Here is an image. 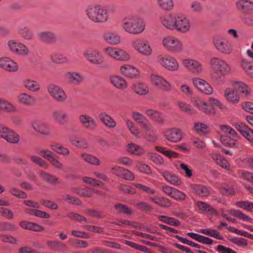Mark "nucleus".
Segmentation results:
<instances>
[{
    "instance_id": "nucleus-54",
    "label": "nucleus",
    "mask_w": 253,
    "mask_h": 253,
    "mask_svg": "<svg viewBox=\"0 0 253 253\" xmlns=\"http://www.w3.org/2000/svg\"><path fill=\"white\" fill-rule=\"evenodd\" d=\"M115 209L118 213L131 215L132 213V210L127 206L121 204H117L115 205Z\"/></svg>"
},
{
    "instance_id": "nucleus-63",
    "label": "nucleus",
    "mask_w": 253,
    "mask_h": 253,
    "mask_svg": "<svg viewBox=\"0 0 253 253\" xmlns=\"http://www.w3.org/2000/svg\"><path fill=\"white\" fill-rule=\"evenodd\" d=\"M17 226L8 222H3L0 223V230L2 231H14Z\"/></svg>"
},
{
    "instance_id": "nucleus-57",
    "label": "nucleus",
    "mask_w": 253,
    "mask_h": 253,
    "mask_svg": "<svg viewBox=\"0 0 253 253\" xmlns=\"http://www.w3.org/2000/svg\"><path fill=\"white\" fill-rule=\"evenodd\" d=\"M126 125L130 132L137 138L140 137V133L138 128L134 125V123L127 120L126 121Z\"/></svg>"
},
{
    "instance_id": "nucleus-33",
    "label": "nucleus",
    "mask_w": 253,
    "mask_h": 253,
    "mask_svg": "<svg viewBox=\"0 0 253 253\" xmlns=\"http://www.w3.org/2000/svg\"><path fill=\"white\" fill-rule=\"evenodd\" d=\"M149 200L161 207L168 208L171 206L170 200L165 197H150Z\"/></svg>"
},
{
    "instance_id": "nucleus-8",
    "label": "nucleus",
    "mask_w": 253,
    "mask_h": 253,
    "mask_svg": "<svg viewBox=\"0 0 253 253\" xmlns=\"http://www.w3.org/2000/svg\"><path fill=\"white\" fill-rule=\"evenodd\" d=\"M158 63L169 71L178 70L179 65L177 61L172 57L167 54H161L157 57Z\"/></svg>"
},
{
    "instance_id": "nucleus-55",
    "label": "nucleus",
    "mask_w": 253,
    "mask_h": 253,
    "mask_svg": "<svg viewBox=\"0 0 253 253\" xmlns=\"http://www.w3.org/2000/svg\"><path fill=\"white\" fill-rule=\"evenodd\" d=\"M21 37L27 40H32L34 37L33 32L27 27H22L19 30Z\"/></svg>"
},
{
    "instance_id": "nucleus-14",
    "label": "nucleus",
    "mask_w": 253,
    "mask_h": 253,
    "mask_svg": "<svg viewBox=\"0 0 253 253\" xmlns=\"http://www.w3.org/2000/svg\"><path fill=\"white\" fill-rule=\"evenodd\" d=\"M163 133L167 140L173 143L180 141L183 136L181 130L175 127L167 129L164 131Z\"/></svg>"
},
{
    "instance_id": "nucleus-58",
    "label": "nucleus",
    "mask_w": 253,
    "mask_h": 253,
    "mask_svg": "<svg viewBox=\"0 0 253 253\" xmlns=\"http://www.w3.org/2000/svg\"><path fill=\"white\" fill-rule=\"evenodd\" d=\"M231 214L235 217H238L243 221H251L252 219L248 215L241 212L240 210L235 209L230 210Z\"/></svg>"
},
{
    "instance_id": "nucleus-62",
    "label": "nucleus",
    "mask_w": 253,
    "mask_h": 253,
    "mask_svg": "<svg viewBox=\"0 0 253 253\" xmlns=\"http://www.w3.org/2000/svg\"><path fill=\"white\" fill-rule=\"evenodd\" d=\"M191 99L193 104L199 109H205V107L207 106V103L204 102L203 100L199 97L194 96L192 97Z\"/></svg>"
},
{
    "instance_id": "nucleus-43",
    "label": "nucleus",
    "mask_w": 253,
    "mask_h": 253,
    "mask_svg": "<svg viewBox=\"0 0 253 253\" xmlns=\"http://www.w3.org/2000/svg\"><path fill=\"white\" fill-rule=\"evenodd\" d=\"M19 102L25 105H31L35 102V98L27 93H22L18 97Z\"/></svg>"
},
{
    "instance_id": "nucleus-53",
    "label": "nucleus",
    "mask_w": 253,
    "mask_h": 253,
    "mask_svg": "<svg viewBox=\"0 0 253 253\" xmlns=\"http://www.w3.org/2000/svg\"><path fill=\"white\" fill-rule=\"evenodd\" d=\"M193 129L196 133L203 135L208 132V126L203 123H196L194 125Z\"/></svg>"
},
{
    "instance_id": "nucleus-42",
    "label": "nucleus",
    "mask_w": 253,
    "mask_h": 253,
    "mask_svg": "<svg viewBox=\"0 0 253 253\" xmlns=\"http://www.w3.org/2000/svg\"><path fill=\"white\" fill-rule=\"evenodd\" d=\"M192 189L198 195L205 197L209 195L210 190L206 186L200 184H193L191 186Z\"/></svg>"
},
{
    "instance_id": "nucleus-1",
    "label": "nucleus",
    "mask_w": 253,
    "mask_h": 253,
    "mask_svg": "<svg viewBox=\"0 0 253 253\" xmlns=\"http://www.w3.org/2000/svg\"><path fill=\"white\" fill-rule=\"evenodd\" d=\"M121 27L125 32L133 35L142 33L145 27L143 21L136 16H128L122 21Z\"/></svg>"
},
{
    "instance_id": "nucleus-44",
    "label": "nucleus",
    "mask_w": 253,
    "mask_h": 253,
    "mask_svg": "<svg viewBox=\"0 0 253 253\" xmlns=\"http://www.w3.org/2000/svg\"><path fill=\"white\" fill-rule=\"evenodd\" d=\"M16 108L8 100L0 97V111H14Z\"/></svg>"
},
{
    "instance_id": "nucleus-17",
    "label": "nucleus",
    "mask_w": 253,
    "mask_h": 253,
    "mask_svg": "<svg viewBox=\"0 0 253 253\" xmlns=\"http://www.w3.org/2000/svg\"><path fill=\"white\" fill-rule=\"evenodd\" d=\"M64 77L68 83L74 85H79L84 80L83 76L78 72H67L64 74Z\"/></svg>"
},
{
    "instance_id": "nucleus-6",
    "label": "nucleus",
    "mask_w": 253,
    "mask_h": 253,
    "mask_svg": "<svg viewBox=\"0 0 253 253\" xmlns=\"http://www.w3.org/2000/svg\"><path fill=\"white\" fill-rule=\"evenodd\" d=\"M131 45L135 50L145 56H150L153 52L149 42L142 39L138 38L133 40Z\"/></svg>"
},
{
    "instance_id": "nucleus-64",
    "label": "nucleus",
    "mask_w": 253,
    "mask_h": 253,
    "mask_svg": "<svg viewBox=\"0 0 253 253\" xmlns=\"http://www.w3.org/2000/svg\"><path fill=\"white\" fill-rule=\"evenodd\" d=\"M8 191L11 195L19 198L25 199L27 197V195L26 193L15 188H10Z\"/></svg>"
},
{
    "instance_id": "nucleus-20",
    "label": "nucleus",
    "mask_w": 253,
    "mask_h": 253,
    "mask_svg": "<svg viewBox=\"0 0 253 253\" xmlns=\"http://www.w3.org/2000/svg\"><path fill=\"white\" fill-rule=\"evenodd\" d=\"M176 14H169L162 16L161 21L162 25L167 29L174 30L175 27Z\"/></svg>"
},
{
    "instance_id": "nucleus-19",
    "label": "nucleus",
    "mask_w": 253,
    "mask_h": 253,
    "mask_svg": "<svg viewBox=\"0 0 253 253\" xmlns=\"http://www.w3.org/2000/svg\"><path fill=\"white\" fill-rule=\"evenodd\" d=\"M185 67L194 73H200L202 72L201 64L198 61L193 59H185L183 60Z\"/></svg>"
},
{
    "instance_id": "nucleus-26",
    "label": "nucleus",
    "mask_w": 253,
    "mask_h": 253,
    "mask_svg": "<svg viewBox=\"0 0 253 253\" xmlns=\"http://www.w3.org/2000/svg\"><path fill=\"white\" fill-rule=\"evenodd\" d=\"M46 244L50 250L55 252H62L66 248L64 243L57 240H47Z\"/></svg>"
},
{
    "instance_id": "nucleus-5",
    "label": "nucleus",
    "mask_w": 253,
    "mask_h": 253,
    "mask_svg": "<svg viewBox=\"0 0 253 253\" xmlns=\"http://www.w3.org/2000/svg\"><path fill=\"white\" fill-rule=\"evenodd\" d=\"M164 46L168 51L173 53H180L183 50V45L182 42L177 38L167 36L163 40Z\"/></svg>"
},
{
    "instance_id": "nucleus-32",
    "label": "nucleus",
    "mask_w": 253,
    "mask_h": 253,
    "mask_svg": "<svg viewBox=\"0 0 253 253\" xmlns=\"http://www.w3.org/2000/svg\"><path fill=\"white\" fill-rule=\"evenodd\" d=\"M24 87L32 92H37L41 89V85L39 82L32 79H26L23 81Z\"/></svg>"
},
{
    "instance_id": "nucleus-60",
    "label": "nucleus",
    "mask_w": 253,
    "mask_h": 253,
    "mask_svg": "<svg viewBox=\"0 0 253 253\" xmlns=\"http://www.w3.org/2000/svg\"><path fill=\"white\" fill-rule=\"evenodd\" d=\"M30 160L32 162L44 169H47L49 167L48 164L41 158L36 156H30Z\"/></svg>"
},
{
    "instance_id": "nucleus-4",
    "label": "nucleus",
    "mask_w": 253,
    "mask_h": 253,
    "mask_svg": "<svg viewBox=\"0 0 253 253\" xmlns=\"http://www.w3.org/2000/svg\"><path fill=\"white\" fill-rule=\"evenodd\" d=\"M83 56L89 63L93 65H101L104 62L102 53L93 47H89L85 49L83 52Z\"/></svg>"
},
{
    "instance_id": "nucleus-38",
    "label": "nucleus",
    "mask_w": 253,
    "mask_h": 253,
    "mask_svg": "<svg viewBox=\"0 0 253 253\" xmlns=\"http://www.w3.org/2000/svg\"><path fill=\"white\" fill-rule=\"evenodd\" d=\"M163 175L166 180L173 185L179 186L181 184L180 179L175 175L169 172H164L163 173Z\"/></svg>"
},
{
    "instance_id": "nucleus-36",
    "label": "nucleus",
    "mask_w": 253,
    "mask_h": 253,
    "mask_svg": "<svg viewBox=\"0 0 253 253\" xmlns=\"http://www.w3.org/2000/svg\"><path fill=\"white\" fill-rule=\"evenodd\" d=\"M187 235L192 239L204 244L211 245L213 243V240L209 237L195 233L189 232L187 233Z\"/></svg>"
},
{
    "instance_id": "nucleus-37",
    "label": "nucleus",
    "mask_w": 253,
    "mask_h": 253,
    "mask_svg": "<svg viewBox=\"0 0 253 253\" xmlns=\"http://www.w3.org/2000/svg\"><path fill=\"white\" fill-rule=\"evenodd\" d=\"M40 40L43 42L50 43L56 41L55 35L49 31H44L38 34Z\"/></svg>"
},
{
    "instance_id": "nucleus-47",
    "label": "nucleus",
    "mask_w": 253,
    "mask_h": 253,
    "mask_svg": "<svg viewBox=\"0 0 253 253\" xmlns=\"http://www.w3.org/2000/svg\"><path fill=\"white\" fill-rule=\"evenodd\" d=\"M127 150L128 152L135 155H141L144 152V149L135 144L131 143L127 145Z\"/></svg>"
},
{
    "instance_id": "nucleus-31",
    "label": "nucleus",
    "mask_w": 253,
    "mask_h": 253,
    "mask_svg": "<svg viewBox=\"0 0 253 253\" xmlns=\"http://www.w3.org/2000/svg\"><path fill=\"white\" fill-rule=\"evenodd\" d=\"M32 126L36 131L42 134L49 135L51 134L50 128L44 124L39 122H33Z\"/></svg>"
},
{
    "instance_id": "nucleus-50",
    "label": "nucleus",
    "mask_w": 253,
    "mask_h": 253,
    "mask_svg": "<svg viewBox=\"0 0 253 253\" xmlns=\"http://www.w3.org/2000/svg\"><path fill=\"white\" fill-rule=\"evenodd\" d=\"M99 117L101 121L107 127L113 128L115 126L116 122L110 116L104 114H101L100 115Z\"/></svg>"
},
{
    "instance_id": "nucleus-16",
    "label": "nucleus",
    "mask_w": 253,
    "mask_h": 253,
    "mask_svg": "<svg viewBox=\"0 0 253 253\" xmlns=\"http://www.w3.org/2000/svg\"><path fill=\"white\" fill-rule=\"evenodd\" d=\"M0 67L7 72H16L19 70L18 64L10 58L2 57L0 58Z\"/></svg>"
},
{
    "instance_id": "nucleus-3",
    "label": "nucleus",
    "mask_w": 253,
    "mask_h": 253,
    "mask_svg": "<svg viewBox=\"0 0 253 253\" xmlns=\"http://www.w3.org/2000/svg\"><path fill=\"white\" fill-rule=\"evenodd\" d=\"M210 65L211 70L216 74L226 76L231 73L230 65L226 61L220 57L211 58Z\"/></svg>"
},
{
    "instance_id": "nucleus-52",
    "label": "nucleus",
    "mask_w": 253,
    "mask_h": 253,
    "mask_svg": "<svg viewBox=\"0 0 253 253\" xmlns=\"http://www.w3.org/2000/svg\"><path fill=\"white\" fill-rule=\"evenodd\" d=\"M130 58L129 54L126 50L118 48L116 60L120 61H127Z\"/></svg>"
},
{
    "instance_id": "nucleus-34",
    "label": "nucleus",
    "mask_w": 253,
    "mask_h": 253,
    "mask_svg": "<svg viewBox=\"0 0 253 253\" xmlns=\"http://www.w3.org/2000/svg\"><path fill=\"white\" fill-rule=\"evenodd\" d=\"M81 157L86 163L90 165L98 166L101 164L100 160L92 154L83 153L81 154Z\"/></svg>"
},
{
    "instance_id": "nucleus-25",
    "label": "nucleus",
    "mask_w": 253,
    "mask_h": 253,
    "mask_svg": "<svg viewBox=\"0 0 253 253\" xmlns=\"http://www.w3.org/2000/svg\"><path fill=\"white\" fill-rule=\"evenodd\" d=\"M225 97L226 100L231 103L238 102L240 100L239 95L237 93L235 87H230L225 90Z\"/></svg>"
},
{
    "instance_id": "nucleus-24",
    "label": "nucleus",
    "mask_w": 253,
    "mask_h": 253,
    "mask_svg": "<svg viewBox=\"0 0 253 253\" xmlns=\"http://www.w3.org/2000/svg\"><path fill=\"white\" fill-rule=\"evenodd\" d=\"M199 212L201 213H209L214 214L216 213V210L206 202L198 201L196 204Z\"/></svg>"
},
{
    "instance_id": "nucleus-7",
    "label": "nucleus",
    "mask_w": 253,
    "mask_h": 253,
    "mask_svg": "<svg viewBox=\"0 0 253 253\" xmlns=\"http://www.w3.org/2000/svg\"><path fill=\"white\" fill-rule=\"evenodd\" d=\"M212 43L215 49L220 53L229 54L232 48L229 42L225 38L215 36L212 38Z\"/></svg>"
},
{
    "instance_id": "nucleus-13",
    "label": "nucleus",
    "mask_w": 253,
    "mask_h": 253,
    "mask_svg": "<svg viewBox=\"0 0 253 253\" xmlns=\"http://www.w3.org/2000/svg\"><path fill=\"white\" fill-rule=\"evenodd\" d=\"M150 80L152 83L161 90L168 91L171 89V84L161 76L152 74L150 77Z\"/></svg>"
},
{
    "instance_id": "nucleus-61",
    "label": "nucleus",
    "mask_w": 253,
    "mask_h": 253,
    "mask_svg": "<svg viewBox=\"0 0 253 253\" xmlns=\"http://www.w3.org/2000/svg\"><path fill=\"white\" fill-rule=\"evenodd\" d=\"M144 127L145 129V138L149 141H155L157 139V137L154 130L146 126H145Z\"/></svg>"
},
{
    "instance_id": "nucleus-48",
    "label": "nucleus",
    "mask_w": 253,
    "mask_h": 253,
    "mask_svg": "<svg viewBox=\"0 0 253 253\" xmlns=\"http://www.w3.org/2000/svg\"><path fill=\"white\" fill-rule=\"evenodd\" d=\"M238 9L253 11V3L248 0H241L236 3Z\"/></svg>"
},
{
    "instance_id": "nucleus-40",
    "label": "nucleus",
    "mask_w": 253,
    "mask_h": 253,
    "mask_svg": "<svg viewBox=\"0 0 253 253\" xmlns=\"http://www.w3.org/2000/svg\"><path fill=\"white\" fill-rule=\"evenodd\" d=\"M212 158L215 161L216 163L221 168L225 169H229L230 165L228 162L220 154L217 153L213 154L212 155Z\"/></svg>"
},
{
    "instance_id": "nucleus-51",
    "label": "nucleus",
    "mask_w": 253,
    "mask_h": 253,
    "mask_svg": "<svg viewBox=\"0 0 253 253\" xmlns=\"http://www.w3.org/2000/svg\"><path fill=\"white\" fill-rule=\"evenodd\" d=\"M157 2L159 7L164 10L170 11L173 7L172 0H157Z\"/></svg>"
},
{
    "instance_id": "nucleus-27",
    "label": "nucleus",
    "mask_w": 253,
    "mask_h": 253,
    "mask_svg": "<svg viewBox=\"0 0 253 253\" xmlns=\"http://www.w3.org/2000/svg\"><path fill=\"white\" fill-rule=\"evenodd\" d=\"M79 120L84 127L87 129L92 130L96 126V124L93 119L87 115H81Z\"/></svg>"
},
{
    "instance_id": "nucleus-46",
    "label": "nucleus",
    "mask_w": 253,
    "mask_h": 253,
    "mask_svg": "<svg viewBox=\"0 0 253 253\" xmlns=\"http://www.w3.org/2000/svg\"><path fill=\"white\" fill-rule=\"evenodd\" d=\"M50 147L52 150L55 151L60 155L67 156L70 154V151L68 148L65 147L58 143L51 144Z\"/></svg>"
},
{
    "instance_id": "nucleus-28",
    "label": "nucleus",
    "mask_w": 253,
    "mask_h": 253,
    "mask_svg": "<svg viewBox=\"0 0 253 253\" xmlns=\"http://www.w3.org/2000/svg\"><path fill=\"white\" fill-rule=\"evenodd\" d=\"M112 84L118 89H123L126 88L127 83L126 80L119 76H112L110 78Z\"/></svg>"
},
{
    "instance_id": "nucleus-15",
    "label": "nucleus",
    "mask_w": 253,
    "mask_h": 253,
    "mask_svg": "<svg viewBox=\"0 0 253 253\" xmlns=\"http://www.w3.org/2000/svg\"><path fill=\"white\" fill-rule=\"evenodd\" d=\"M111 171L114 174L126 180L133 181L134 179V174L129 170L123 167H114L112 168Z\"/></svg>"
},
{
    "instance_id": "nucleus-21",
    "label": "nucleus",
    "mask_w": 253,
    "mask_h": 253,
    "mask_svg": "<svg viewBox=\"0 0 253 253\" xmlns=\"http://www.w3.org/2000/svg\"><path fill=\"white\" fill-rule=\"evenodd\" d=\"M120 72L123 75L129 78H137L139 76V71L134 67L129 65L121 66Z\"/></svg>"
},
{
    "instance_id": "nucleus-11",
    "label": "nucleus",
    "mask_w": 253,
    "mask_h": 253,
    "mask_svg": "<svg viewBox=\"0 0 253 253\" xmlns=\"http://www.w3.org/2000/svg\"><path fill=\"white\" fill-rule=\"evenodd\" d=\"M241 139L240 135L235 131V134L230 135H221L220 140L225 146L238 148L240 146L239 140Z\"/></svg>"
},
{
    "instance_id": "nucleus-23",
    "label": "nucleus",
    "mask_w": 253,
    "mask_h": 253,
    "mask_svg": "<svg viewBox=\"0 0 253 253\" xmlns=\"http://www.w3.org/2000/svg\"><path fill=\"white\" fill-rule=\"evenodd\" d=\"M104 40L108 43L112 45H116L121 42L120 36L115 32H106L103 35Z\"/></svg>"
},
{
    "instance_id": "nucleus-9",
    "label": "nucleus",
    "mask_w": 253,
    "mask_h": 253,
    "mask_svg": "<svg viewBox=\"0 0 253 253\" xmlns=\"http://www.w3.org/2000/svg\"><path fill=\"white\" fill-rule=\"evenodd\" d=\"M7 46L10 51L16 55L26 56L29 53L28 48L25 44L15 40L8 41Z\"/></svg>"
},
{
    "instance_id": "nucleus-35",
    "label": "nucleus",
    "mask_w": 253,
    "mask_h": 253,
    "mask_svg": "<svg viewBox=\"0 0 253 253\" xmlns=\"http://www.w3.org/2000/svg\"><path fill=\"white\" fill-rule=\"evenodd\" d=\"M50 59L53 63L55 64H67L69 62L67 57L57 52L51 54L50 55Z\"/></svg>"
},
{
    "instance_id": "nucleus-45",
    "label": "nucleus",
    "mask_w": 253,
    "mask_h": 253,
    "mask_svg": "<svg viewBox=\"0 0 253 253\" xmlns=\"http://www.w3.org/2000/svg\"><path fill=\"white\" fill-rule=\"evenodd\" d=\"M241 66L247 74L253 79V62L243 59L241 62Z\"/></svg>"
},
{
    "instance_id": "nucleus-59",
    "label": "nucleus",
    "mask_w": 253,
    "mask_h": 253,
    "mask_svg": "<svg viewBox=\"0 0 253 253\" xmlns=\"http://www.w3.org/2000/svg\"><path fill=\"white\" fill-rule=\"evenodd\" d=\"M133 185L138 189L145 192L149 195H154L156 193V191L154 189L148 187L146 185L139 183H133Z\"/></svg>"
},
{
    "instance_id": "nucleus-41",
    "label": "nucleus",
    "mask_w": 253,
    "mask_h": 253,
    "mask_svg": "<svg viewBox=\"0 0 253 253\" xmlns=\"http://www.w3.org/2000/svg\"><path fill=\"white\" fill-rule=\"evenodd\" d=\"M3 139L11 144H18L20 141V136L18 133L10 129Z\"/></svg>"
},
{
    "instance_id": "nucleus-18",
    "label": "nucleus",
    "mask_w": 253,
    "mask_h": 253,
    "mask_svg": "<svg viewBox=\"0 0 253 253\" xmlns=\"http://www.w3.org/2000/svg\"><path fill=\"white\" fill-rule=\"evenodd\" d=\"M193 84L201 92L206 94H211L213 89L211 85L205 80L200 78H194Z\"/></svg>"
},
{
    "instance_id": "nucleus-2",
    "label": "nucleus",
    "mask_w": 253,
    "mask_h": 253,
    "mask_svg": "<svg viewBox=\"0 0 253 253\" xmlns=\"http://www.w3.org/2000/svg\"><path fill=\"white\" fill-rule=\"evenodd\" d=\"M85 12L88 18L95 23H104L108 19L107 10L98 5H88L85 8Z\"/></svg>"
},
{
    "instance_id": "nucleus-56",
    "label": "nucleus",
    "mask_w": 253,
    "mask_h": 253,
    "mask_svg": "<svg viewBox=\"0 0 253 253\" xmlns=\"http://www.w3.org/2000/svg\"><path fill=\"white\" fill-rule=\"evenodd\" d=\"M136 169L140 172L147 175L152 173L151 168L147 165L142 162H138L135 166Z\"/></svg>"
},
{
    "instance_id": "nucleus-49",
    "label": "nucleus",
    "mask_w": 253,
    "mask_h": 253,
    "mask_svg": "<svg viewBox=\"0 0 253 253\" xmlns=\"http://www.w3.org/2000/svg\"><path fill=\"white\" fill-rule=\"evenodd\" d=\"M53 117L60 124H64L68 119V115L65 112H53Z\"/></svg>"
},
{
    "instance_id": "nucleus-29",
    "label": "nucleus",
    "mask_w": 253,
    "mask_h": 253,
    "mask_svg": "<svg viewBox=\"0 0 253 253\" xmlns=\"http://www.w3.org/2000/svg\"><path fill=\"white\" fill-rule=\"evenodd\" d=\"M232 87L236 88L237 92L239 91L241 94L245 96H247L250 94V89L248 85L242 82H233L232 83Z\"/></svg>"
},
{
    "instance_id": "nucleus-30",
    "label": "nucleus",
    "mask_w": 253,
    "mask_h": 253,
    "mask_svg": "<svg viewBox=\"0 0 253 253\" xmlns=\"http://www.w3.org/2000/svg\"><path fill=\"white\" fill-rule=\"evenodd\" d=\"M38 173L44 181L49 184L55 185L61 183L60 180L53 174L43 171H40Z\"/></svg>"
},
{
    "instance_id": "nucleus-39",
    "label": "nucleus",
    "mask_w": 253,
    "mask_h": 253,
    "mask_svg": "<svg viewBox=\"0 0 253 253\" xmlns=\"http://www.w3.org/2000/svg\"><path fill=\"white\" fill-rule=\"evenodd\" d=\"M133 89L136 94L140 95H145L149 92L148 86L142 83L135 84Z\"/></svg>"
},
{
    "instance_id": "nucleus-10",
    "label": "nucleus",
    "mask_w": 253,
    "mask_h": 253,
    "mask_svg": "<svg viewBox=\"0 0 253 253\" xmlns=\"http://www.w3.org/2000/svg\"><path fill=\"white\" fill-rule=\"evenodd\" d=\"M175 30L181 33H186L189 31L191 24L189 18L185 15L176 14Z\"/></svg>"
},
{
    "instance_id": "nucleus-22",
    "label": "nucleus",
    "mask_w": 253,
    "mask_h": 253,
    "mask_svg": "<svg viewBox=\"0 0 253 253\" xmlns=\"http://www.w3.org/2000/svg\"><path fill=\"white\" fill-rule=\"evenodd\" d=\"M72 191L82 197H92L94 193H99L97 190L84 187V188H73Z\"/></svg>"
},
{
    "instance_id": "nucleus-12",
    "label": "nucleus",
    "mask_w": 253,
    "mask_h": 253,
    "mask_svg": "<svg viewBox=\"0 0 253 253\" xmlns=\"http://www.w3.org/2000/svg\"><path fill=\"white\" fill-rule=\"evenodd\" d=\"M47 90L51 96L58 102H63L67 98L64 90L58 85L50 84L47 87Z\"/></svg>"
}]
</instances>
